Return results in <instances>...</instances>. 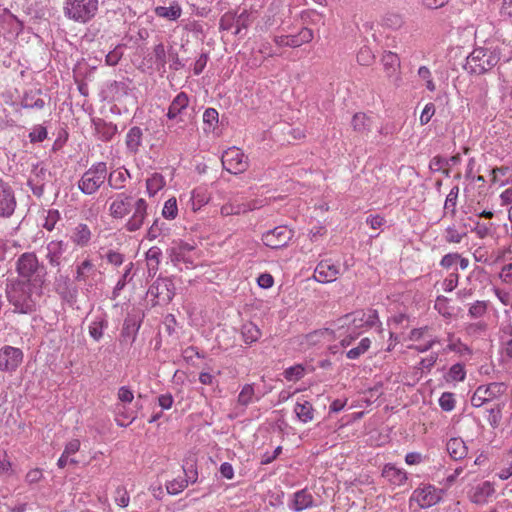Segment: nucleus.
<instances>
[{"instance_id": "nucleus-6", "label": "nucleus", "mask_w": 512, "mask_h": 512, "mask_svg": "<svg viewBox=\"0 0 512 512\" xmlns=\"http://www.w3.org/2000/svg\"><path fill=\"white\" fill-rule=\"evenodd\" d=\"M16 268L24 282L42 286L46 276V268L38 262V258H18Z\"/></svg>"}, {"instance_id": "nucleus-64", "label": "nucleus", "mask_w": 512, "mask_h": 512, "mask_svg": "<svg viewBox=\"0 0 512 512\" xmlns=\"http://www.w3.org/2000/svg\"><path fill=\"white\" fill-rule=\"evenodd\" d=\"M444 166H448V161L446 160V158L441 156L433 157L429 163V168L433 172L441 171Z\"/></svg>"}, {"instance_id": "nucleus-52", "label": "nucleus", "mask_w": 512, "mask_h": 512, "mask_svg": "<svg viewBox=\"0 0 512 512\" xmlns=\"http://www.w3.org/2000/svg\"><path fill=\"white\" fill-rule=\"evenodd\" d=\"M47 129L42 125H36L29 133V139L31 143H40L47 138Z\"/></svg>"}, {"instance_id": "nucleus-27", "label": "nucleus", "mask_w": 512, "mask_h": 512, "mask_svg": "<svg viewBox=\"0 0 512 512\" xmlns=\"http://www.w3.org/2000/svg\"><path fill=\"white\" fill-rule=\"evenodd\" d=\"M383 476L395 485H401L407 480L406 472L398 469L392 464L385 465Z\"/></svg>"}, {"instance_id": "nucleus-59", "label": "nucleus", "mask_w": 512, "mask_h": 512, "mask_svg": "<svg viewBox=\"0 0 512 512\" xmlns=\"http://www.w3.org/2000/svg\"><path fill=\"white\" fill-rule=\"evenodd\" d=\"M487 327H488L487 324L483 321H479L476 323H470L466 327V332L468 335L477 336V335L484 333L487 330Z\"/></svg>"}, {"instance_id": "nucleus-36", "label": "nucleus", "mask_w": 512, "mask_h": 512, "mask_svg": "<svg viewBox=\"0 0 512 512\" xmlns=\"http://www.w3.org/2000/svg\"><path fill=\"white\" fill-rule=\"evenodd\" d=\"M139 327L140 324H138L134 318L128 317L125 319L123 323L121 336L124 339H131V341L133 342L135 340Z\"/></svg>"}, {"instance_id": "nucleus-38", "label": "nucleus", "mask_w": 512, "mask_h": 512, "mask_svg": "<svg viewBox=\"0 0 512 512\" xmlns=\"http://www.w3.org/2000/svg\"><path fill=\"white\" fill-rule=\"evenodd\" d=\"M167 54L162 42L156 44L153 48L154 63L158 70H165L167 63Z\"/></svg>"}, {"instance_id": "nucleus-18", "label": "nucleus", "mask_w": 512, "mask_h": 512, "mask_svg": "<svg viewBox=\"0 0 512 512\" xmlns=\"http://www.w3.org/2000/svg\"><path fill=\"white\" fill-rule=\"evenodd\" d=\"M262 206L261 201L253 200L248 203H227L221 207L223 215H239L249 211H253Z\"/></svg>"}, {"instance_id": "nucleus-39", "label": "nucleus", "mask_w": 512, "mask_h": 512, "mask_svg": "<svg viewBox=\"0 0 512 512\" xmlns=\"http://www.w3.org/2000/svg\"><path fill=\"white\" fill-rule=\"evenodd\" d=\"M42 214L44 218L43 227L52 231L61 219L59 211L57 209L43 210Z\"/></svg>"}, {"instance_id": "nucleus-24", "label": "nucleus", "mask_w": 512, "mask_h": 512, "mask_svg": "<svg viewBox=\"0 0 512 512\" xmlns=\"http://www.w3.org/2000/svg\"><path fill=\"white\" fill-rule=\"evenodd\" d=\"M168 286L166 281H156L149 287L148 294L156 298L158 302H169L172 299V293Z\"/></svg>"}, {"instance_id": "nucleus-32", "label": "nucleus", "mask_w": 512, "mask_h": 512, "mask_svg": "<svg viewBox=\"0 0 512 512\" xmlns=\"http://www.w3.org/2000/svg\"><path fill=\"white\" fill-rule=\"evenodd\" d=\"M371 119L364 113L354 114L351 125L357 133L366 134L371 130Z\"/></svg>"}, {"instance_id": "nucleus-7", "label": "nucleus", "mask_w": 512, "mask_h": 512, "mask_svg": "<svg viewBox=\"0 0 512 512\" xmlns=\"http://www.w3.org/2000/svg\"><path fill=\"white\" fill-rule=\"evenodd\" d=\"M223 168L231 174L245 172L248 167V157L237 147L227 149L221 158Z\"/></svg>"}, {"instance_id": "nucleus-48", "label": "nucleus", "mask_w": 512, "mask_h": 512, "mask_svg": "<svg viewBox=\"0 0 512 512\" xmlns=\"http://www.w3.org/2000/svg\"><path fill=\"white\" fill-rule=\"evenodd\" d=\"M487 308L486 301H476L469 307L468 314L472 318H480L486 314Z\"/></svg>"}, {"instance_id": "nucleus-23", "label": "nucleus", "mask_w": 512, "mask_h": 512, "mask_svg": "<svg viewBox=\"0 0 512 512\" xmlns=\"http://www.w3.org/2000/svg\"><path fill=\"white\" fill-rule=\"evenodd\" d=\"M447 452L454 460H461L467 456L468 448L461 438H451L446 445Z\"/></svg>"}, {"instance_id": "nucleus-42", "label": "nucleus", "mask_w": 512, "mask_h": 512, "mask_svg": "<svg viewBox=\"0 0 512 512\" xmlns=\"http://www.w3.org/2000/svg\"><path fill=\"white\" fill-rule=\"evenodd\" d=\"M254 387L252 384H246L238 395V403L242 406H248L254 400Z\"/></svg>"}, {"instance_id": "nucleus-53", "label": "nucleus", "mask_w": 512, "mask_h": 512, "mask_svg": "<svg viewBox=\"0 0 512 512\" xmlns=\"http://www.w3.org/2000/svg\"><path fill=\"white\" fill-rule=\"evenodd\" d=\"M189 484V480L174 479L167 483L166 489L169 494L176 495L182 492Z\"/></svg>"}, {"instance_id": "nucleus-26", "label": "nucleus", "mask_w": 512, "mask_h": 512, "mask_svg": "<svg viewBox=\"0 0 512 512\" xmlns=\"http://www.w3.org/2000/svg\"><path fill=\"white\" fill-rule=\"evenodd\" d=\"M288 39L289 47L297 48L312 41L313 31L307 27H303L297 34L288 35Z\"/></svg>"}, {"instance_id": "nucleus-8", "label": "nucleus", "mask_w": 512, "mask_h": 512, "mask_svg": "<svg viewBox=\"0 0 512 512\" xmlns=\"http://www.w3.org/2000/svg\"><path fill=\"white\" fill-rule=\"evenodd\" d=\"M294 237V230L287 225H279L263 233L264 245L271 249H280L288 245Z\"/></svg>"}, {"instance_id": "nucleus-3", "label": "nucleus", "mask_w": 512, "mask_h": 512, "mask_svg": "<svg viewBox=\"0 0 512 512\" xmlns=\"http://www.w3.org/2000/svg\"><path fill=\"white\" fill-rule=\"evenodd\" d=\"M99 10V0H65L63 6L64 16L79 24L92 21Z\"/></svg>"}, {"instance_id": "nucleus-60", "label": "nucleus", "mask_w": 512, "mask_h": 512, "mask_svg": "<svg viewBox=\"0 0 512 512\" xmlns=\"http://www.w3.org/2000/svg\"><path fill=\"white\" fill-rule=\"evenodd\" d=\"M232 27H235V14L227 12L220 18L219 29L230 30Z\"/></svg>"}, {"instance_id": "nucleus-2", "label": "nucleus", "mask_w": 512, "mask_h": 512, "mask_svg": "<svg viewBox=\"0 0 512 512\" xmlns=\"http://www.w3.org/2000/svg\"><path fill=\"white\" fill-rule=\"evenodd\" d=\"M189 97L185 92L178 93L168 107L166 117L167 135H180L188 123L193 120V113H189Z\"/></svg>"}, {"instance_id": "nucleus-1", "label": "nucleus", "mask_w": 512, "mask_h": 512, "mask_svg": "<svg viewBox=\"0 0 512 512\" xmlns=\"http://www.w3.org/2000/svg\"><path fill=\"white\" fill-rule=\"evenodd\" d=\"M42 286H35L31 282L23 280L12 281L7 284L6 296L13 306L14 312L31 314L36 311L37 303L41 297Z\"/></svg>"}, {"instance_id": "nucleus-61", "label": "nucleus", "mask_w": 512, "mask_h": 512, "mask_svg": "<svg viewBox=\"0 0 512 512\" xmlns=\"http://www.w3.org/2000/svg\"><path fill=\"white\" fill-rule=\"evenodd\" d=\"M51 178V172L48 171L43 166H36L34 169V177L30 178L34 181H41L46 184V182L50 181Z\"/></svg>"}, {"instance_id": "nucleus-50", "label": "nucleus", "mask_w": 512, "mask_h": 512, "mask_svg": "<svg viewBox=\"0 0 512 512\" xmlns=\"http://www.w3.org/2000/svg\"><path fill=\"white\" fill-rule=\"evenodd\" d=\"M454 394L451 392H444L439 398V406L442 410L450 412L455 408Z\"/></svg>"}, {"instance_id": "nucleus-47", "label": "nucleus", "mask_w": 512, "mask_h": 512, "mask_svg": "<svg viewBox=\"0 0 512 512\" xmlns=\"http://www.w3.org/2000/svg\"><path fill=\"white\" fill-rule=\"evenodd\" d=\"M250 14L244 10L238 16L235 15V35H239L243 29H247L250 25Z\"/></svg>"}, {"instance_id": "nucleus-4", "label": "nucleus", "mask_w": 512, "mask_h": 512, "mask_svg": "<svg viewBox=\"0 0 512 512\" xmlns=\"http://www.w3.org/2000/svg\"><path fill=\"white\" fill-rule=\"evenodd\" d=\"M500 60L497 48H476L466 59L465 69L477 75L491 70Z\"/></svg>"}, {"instance_id": "nucleus-28", "label": "nucleus", "mask_w": 512, "mask_h": 512, "mask_svg": "<svg viewBox=\"0 0 512 512\" xmlns=\"http://www.w3.org/2000/svg\"><path fill=\"white\" fill-rule=\"evenodd\" d=\"M41 91L37 90L35 92L30 91L29 93H25L22 99V107L28 109H43L45 106V101L40 97Z\"/></svg>"}, {"instance_id": "nucleus-54", "label": "nucleus", "mask_w": 512, "mask_h": 512, "mask_svg": "<svg viewBox=\"0 0 512 512\" xmlns=\"http://www.w3.org/2000/svg\"><path fill=\"white\" fill-rule=\"evenodd\" d=\"M448 376L453 381H463L466 377V371L464 365L456 363L449 369Z\"/></svg>"}, {"instance_id": "nucleus-37", "label": "nucleus", "mask_w": 512, "mask_h": 512, "mask_svg": "<svg viewBox=\"0 0 512 512\" xmlns=\"http://www.w3.org/2000/svg\"><path fill=\"white\" fill-rule=\"evenodd\" d=\"M182 468L185 475L183 480H189V483H195L198 477L196 460L193 457L185 459Z\"/></svg>"}, {"instance_id": "nucleus-56", "label": "nucleus", "mask_w": 512, "mask_h": 512, "mask_svg": "<svg viewBox=\"0 0 512 512\" xmlns=\"http://www.w3.org/2000/svg\"><path fill=\"white\" fill-rule=\"evenodd\" d=\"M114 500L116 504L122 508L127 507L130 497L125 487L118 486L115 490Z\"/></svg>"}, {"instance_id": "nucleus-30", "label": "nucleus", "mask_w": 512, "mask_h": 512, "mask_svg": "<svg viewBox=\"0 0 512 512\" xmlns=\"http://www.w3.org/2000/svg\"><path fill=\"white\" fill-rule=\"evenodd\" d=\"M154 12H155L156 16H158V17L165 18V19H168L171 21H175L181 16L182 9L178 3H174L169 7L157 6L154 9Z\"/></svg>"}, {"instance_id": "nucleus-22", "label": "nucleus", "mask_w": 512, "mask_h": 512, "mask_svg": "<svg viewBox=\"0 0 512 512\" xmlns=\"http://www.w3.org/2000/svg\"><path fill=\"white\" fill-rule=\"evenodd\" d=\"M479 390H482V397L487 403H490L499 397H501L506 391V385L500 382H492L488 385L478 386Z\"/></svg>"}, {"instance_id": "nucleus-63", "label": "nucleus", "mask_w": 512, "mask_h": 512, "mask_svg": "<svg viewBox=\"0 0 512 512\" xmlns=\"http://www.w3.org/2000/svg\"><path fill=\"white\" fill-rule=\"evenodd\" d=\"M27 185L31 189L34 196L38 198H41L43 196L45 190V183L29 179Z\"/></svg>"}, {"instance_id": "nucleus-55", "label": "nucleus", "mask_w": 512, "mask_h": 512, "mask_svg": "<svg viewBox=\"0 0 512 512\" xmlns=\"http://www.w3.org/2000/svg\"><path fill=\"white\" fill-rule=\"evenodd\" d=\"M219 114L214 108H207L203 114V122L208 126L209 129H214L218 123Z\"/></svg>"}, {"instance_id": "nucleus-45", "label": "nucleus", "mask_w": 512, "mask_h": 512, "mask_svg": "<svg viewBox=\"0 0 512 512\" xmlns=\"http://www.w3.org/2000/svg\"><path fill=\"white\" fill-rule=\"evenodd\" d=\"M177 214H178V207H177L176 199L174 197L168 199L165 202L163 210H162L163 217L166 219H169V220H173L176 218Z\"/></svg>"}, {"instance_id": "nucleus-19", "label": "nucleus", "mask_w": 512, "mask_h": 512, "mask_svg": "<svg viewBox=\"0 0 512 512\" xmlns=\"http://www.w3.org/2000/svg\"><path fill=\"white\" fill-rule=\"evenodd\" d=\"M130 206L131 196L119 194L110 205V215L113 218H123L128 214Z\"/></svg>"}, {"instance_id": "nucleus-58", "label": "nucleus", "mask_w": 512, "mask_h": 512, "mask_svg": "<svg viewBox=\"0 0 512 512\" xmlns=\"http://www.w3.org/2000/svg\"><path fill=\"white\" fill-rule=\"evenodd\" d=\"M168 57H169V68L178 71L182 68H184L185 64L182 62V60L179 58L178 53L173 50L172 48L168 50Z\"/></svg>"}, {"instance_id": "nucleus-57", "label": "nucleus", "mask_w": 512, "mask_h": 512, "mask_svg": "<svg viewBox=\"0 0 512 512\" xmlns=\"http://www.w3.org/2000/svg\"><path fill=\"white\" fill-rule=\"evenodd\" d=\"M402 24L403 19L399 14L390 13L383 18V25L391 29H398Z\"/></svg>"}, {"instance_id": "nucleus-5", "label": "nucleus", "mask_w": 512, "mask_h": 512, "mask_svg": "<svg viewBox=\"0 0 512 512\" xmlns=\"http://www.w3.org/2000/svg\"><path fill=\"white\" fill-rule=\"evenodd\" d=\"M107 178V165L105 162H97L93 164L87 171L83 173L78 181L79 190L86 194L92 195L105 183Z\"/></svg>"}, {"instance_id": "nucleus-20", "label": "nucleus", "mask_w": 512, "mask_h": 512, "mask_svg": "<svg viewBox=\"0 0 512 512\" xmlns=\"http://www.w3.org/2000/svg\"><path fill=\"white\" fill-rule=\"evenodd\" d=\"M92 237V232L87 224L79 223L76 225L71 233L70 239L71 241L80 247H85L89 244Z\"/></svg>"}, {"instance_id": "nucleus-9", "label": "nucleus", "mask_w": 512, "mask_h": 512, "mask_svg": "<svg viewBox=\"0 0 512 512\" xmlns=\"http://www.w3.org/2000/svg\"><path fill=\"white\" fill-rule=\"evenodd\" d=\"M17 207L16 195L9 182L0 177V218L12 217Z\"/></svg>"}, {"instance_id": "nucleus-21", "label": "nucleus", "mask_w": 512, "mask_h": 512, "mask_svg": "<svg viewBox=\"0 0 512 512\" xmlns=\"http://www.w3.org/2000/svg\"><path fill=\"white\" fill-rule=\"evenodd\" d=\"M143 130L138 126H133L129 129L126 135V148L130 154H137L142 145Z\"/></svg>"}, {"instance_id": "nucleus-34", "label": "nucleus", "mask_w": 512, "mask_h": 512, "mask_svg": "<svg viewBox=\"0 0 512 512\" xmlns=\"http://www.w3.org/2000/svg\"><path fill=\"white\" fill-rule=\"evenodd\" d=\"M96 130L100 136V138L104 141L111 140L117 133V126L113 123H107L105 121H100L96 124Z\"/></svg>"}, {"instance_id": "nucleus-29", "label": "nucleus", "mask_w": 512, "mask_h": 512, "mask_svg": "<svg viewBox=\"0 0 512 512\" xmlns=\"http://www.w3.org/2000/svg\"><path fill=\"white\" fill-rule=\"evenodd\" d=\"M241 334L243 341L249 345L258 341L262 335L261 330L253 322L243 324Z\"/></svg>"}, {"instance_id": "nucleus-46", "label": "nucleus", "mask_w": 512, "mask_h": 512, "mask_svg": "<svg viewBox=\"0 0 512 512\" xmlns=\"http://www.w3.org/2000/svg\"><path fill=\"white\" fill-rule=\"evenodd\" d=\"M375 56L372 50L364 46L362 47L357 54V62L362 66H369L374 62Z\"/></svg>"}, {"instance_id": "nucleus-40", "label": "nucleus", "mask_w": 512, "mask_h": 512, "mask_svg": "<svg viewBox=\"0 0 512 512\" xmlns=\"http://www.w3.org/2000/svg\"><path fill=\"white\" fill-rule=\"evenodd\" d=\"M459 194V187L454 186L449 194L446 197L445 203H444V211L445 213H450L452 216L456 213V205H457V199Z\"/></svg>"}, {"instance_id": "nucleus-14", "label": "nucleus", "mask_w": 512, "mask_h": 512, "mask_svg": "<svg viewBox=\"0 0 512 512\" xmlns=\"http://www.w3.org/2000/svg\"><path fill=\"white\" fill-rule=\"evenodd\" d=\"M345 320L353 324L355 328H372L379 323L378 312L373 309L358 310L345 315Z\"/></svg>"}, {"instance_id": "nucleus-31", "label": "nucleus", "mask_w": 512, "mask_h": 512, "mask_svg": "<svg viewBox=\"0 0 512 512\" xmlns=\"http://www.w3.org/2000/svg\"><path fill=\"white\" fill-rule=\"evenodd\" d=\"M128 177H130L128 170L122 168L112 171L106 179L112 189L118 190L124 187Z\"/></svg>"}, {"instance_id": "nucleus-43", "label": "nucleus", "mask_w": 512, "mask_h": 512, "mask_svg": "<svg viewBox=\"0 0 512 512\" xmlns=\"http://www.w3.org/2000/svg\"><path fill=\"white\" fill-rule=\"evenodd\" d=\"M305 373V369L301 364H297L285 369L283 375L287 381H298Z\"/></svg>"}, {"instance_id": "nucleus-12", "label": "nucleus", "mask_w": 512, "mask_h": 512, "mask_svg": "<svg viewBox=\"0 0 512 512\" xmlns=\"http://www.w3.org/2000/svg\"><path fill=\"white\" fill-rule=\"evenodd\" d=\"M341 273V266L336 264L334 258H324L314 270V279L320 283H329L336 280Z\"/></svg>"}, {"instance_id": "nucleus-25", "label": "nucleus", "mask_w": 512, "mask_h": 512, "mask_svg": "<svg viewBox=\"0 0 512 512\" xmlns=\"http://www.w3.org/2000/svg\"><path fill=\"white\" fill-rule=\"evenodd\" d=\"M294 412L303 423H308L314 418V408L309 401L304 400L303 402H297L294 407Z\"/></svg>"}, {"instance_id": "nucleus-11", "label": "nucleus", "mask_w": 512, "mask_h": 512, "mask_svg": "<svg viewBox=\"0 0 512 512\" xmlns=\"http://www.w3.org/2000/svg\"><path fill=\"white\" fill-rule=\"evenodd\" d=\"M443 490L433 485H425L414 490L411 499L415 500L421 508L436 505L442 499Z\"/></svg>"}, {"instance_id": "nucleus-44", "label": "nucleus", "mask_w": 512, "mask_h": 512, "mask_svg": "<svg viewBox=\"0 0 512 512\" xmlns=\"http://www.w3.org/2000/svg\"><path fill=\"white\" fill-rule=\"evenodd\" d=\"M502 408L503 405L496 404L494 407L487 410L488 422L493 428H497L502 419Z\"/></svg>"}, {"instance_id": "nucleus-10", "label": "nucleus", "mask_w": 512, "mask_h": 512, "mask_svg": "<svg viewBox=\"0 0 512 512\" xmlns=\"http://www.w3.org/2000/svg\"><path fill=\"white\" fill-rule=\"evenodd\" d=\"M24 358L23 351L19 348L5 345L0 349V371L6 373L15 372Z\"/></svg>"}, {"instance_id": "nucleus-35", "label": "nucleus", "mask_w": 512, "mask_h": 512, "mask_svg": "<svg viewBox=\"0 0 512 512\" xmlns=\"http://www.w3.org/2000/svg\"><path fill=\"white\" fill-rule=\"evenodd\" d=\"M165 186V179L160 173H153L146 180V188L150 196H154Z\"/></svg>"}, {"instance_id": "nucleus-62", "label": "nucleus", "mask_w": 512, "mask_h": 512, "mask_svg": "<svg viewBox=\"0 0 512 512\" xmlns=\"http://www.w3.org/2000/svg\"><path fill=\"white\" fill-rule=\"evenodd\" d=\"M435 113V106L433 103H428L425 105L421 115H420V123L421 125H426L431 120L432 116Z\"/></svg>"}, {"instance_id": "nucleus-41", "label": "nucleus", "mask_w": 512, "mask_h": 512, "mask_svg": "<svg viewBox=\"0 0 512 512\" xmlns=\"http://www.w3.org/2000/svg\"><path fill=\"white\" fill-rule=\"evenodd\" d=\"M371 345V340L369 338H363L359 342L357 347H354L346 352V356L349 359H358L361 355H363Z\"/></svg>"}, {"instance_id": "nucleus-17", "label": "nucleus", "mask_w": 512, "mask_h": 512, "mask_svg": "<svg viewBox=\"0 0 512 512\" xmlns=\"http://www.w3.org/2000/svg\"><path fill=\"white\" fill-rule=\"evenodd\" d=\"M495 493L494 486L491 482L485 481L475 486L470 493V500L478 505L485 504Z\"/></svg>"}, {"instance_id": "nucleus-49", "label": "nucleus", "mask_w": 512, "mask_h": 512, "mask_svg": "<svg viewBox=\"0 0 512 512\" xmlns=\"http://www.w3.org/2000/svg\"><path fill=\"white\" fill-rule=\"evenodd\" d=\"M434 307L444 317L452 315V308L449 306V300L445 296H438Z\"/></svg>"}, {"instance_id": "nucleus-16", "label": "nucleus", "mask_w": 512, "mask_h": 512, "mask_svg": "<svg viewBox=\"0 0 512 512\" xmlns=\"http://www.w3.org/2000/svg\"><path fill=\"white\" fill-rule=\"evenodd\" d=\"M314 506V497L306 488L295 492L293 494L292 501L289 503V508L296 512H300Z\"/></svg>"}, {"instance_id": "nucleus-33", "label": "nucleus", "mask_w": 512, "mask_h": 512, "mask_svg": "<svg viewBox=\"0 0 512 512\" xmlns=\"http://www.w3.org/2000/svg\"><path fill=\"white\" fill-rule=\"evenodd\" d=\"M108 322L105 318L96 317L89 325V334L95 340L99 341L103 337L104 329L107 328Z\"/></svg>"}, {"instance_id": "nucleus-13", "label": "nucleus", "mask_w": 512, "mask_h": 512, "mask_svg": "<svg viewBox=\"0 0 512 512\" xmlns=\"http://www.w3.org/2000/svg\"><path fill=\"white\" fill-rule=\"evenodd\" d=\"M384 71L388 79L395 85L400 86L402 78L400 75V58L394 52H385L381 58Z\"/></svg>"}, {"instance_id": "nucleus-51", "label": "nucleus", "mask_w": 512, "mask_h": 512, "mask_svg": "<svg viewBox=\"0 0 512 512\" xmlns=\"http://www.w3.org/2000/svg\"><path fill=\"white\" fill-rule=\"evenodd\" d=\"M418 76L425 81L426 88L433 92L436 90L435 83L432 78L431 71L426 66H420L418 69Z\"/></svg>"}, {"instance_id": "nucleus-15", "label": "nucleus", "mask_w": 512, "mask_h": 512, "mask_svg": "<svg viewBox=\"0 0 512 512\" xmlns=\"http://www.w3.org/2000/svg\"><path fill=\"white\" fill-rule=\"evenodd\" d=\"M147 216V202L139 198L134 204V212L126 223V229L130 232L139 230Z\"/></svg>"}]
</instances>
